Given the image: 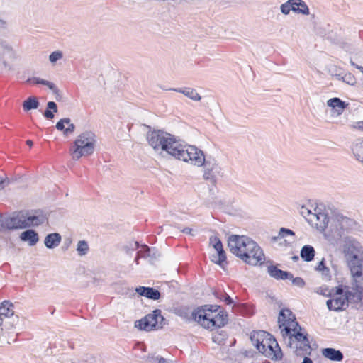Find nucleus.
Masks as SVG:
<instances>
[{"mask_svg": "<svg viewBox=\"0 0 363 363\" xmlns=\"http://www.w3.org/2000/svg\"><path fill=\"white\" fill-rule=\"evenodd\" d=\"M250 340L259 352L266 357L276 360H280L283 357L282 351L276 339L269 333L264 330L254 331L250 335Z\"/></svg>", "mask_w": 363, "mask_h": 363, "instance_id": "20e7f679", "label": "nucleus"}, {"mask_svg": "<svg viewBox=\"0 0 363 363\" xmlns=\"http://www.w3.org/2000/svg\"><path fill=\"white\" fill-rule=\"evenodd\" d=\"M172 157L186 162H190L197 167H202L206 156L203 152L196 146L184 145L180 140L179 145L173 152Z\"/></svg>", "mask_w": 363, "mask_h": 363, "instance_id": "423d86ee", "label": "nucleus"}, {"mask_svg": "<svg viewBox=\"0 0 363 363\" xmlns=\"http://www.w3.org/2000/svg\"><path fill=\"white\" fill-rule=\"evenodd\" d=\"M67 125H68V127L67 128H65V130L64 135H68L69 134L72 133L74 131L75 128H76L75 125L73 123H71V122L69 123H68Z\"/></svg>", "mask_w": 363, "mask_h": 363, "instance_id": "6e6d98bb", "label": "nucleus"}, {"mask_svg": "<svg viewBox=\"0 0 363 363\" xmlns=\"http://www.w3.org/2000/svg\"><path fill=\"white\" fill-rule=\"evenodd\" d=\"M228 248L233 255L249 265H262L265 260L261 247L246 235H230L228 236Z\"/></svg>", "mask_w": 363, "mask_h": 363, "instance_id": "f257e3e1", "label": "nucleus"}, {"mask_svg": "<svg viewBox=\"0 0 363 363\" xmlns=\"http://www.w3.org/2000/svg\"><path fill=\"white\" fill-rule=\"evenodd\" d=\"M20 239L23 242H28L30 246H34L39 240L38 233L33 229H28L22 232Z\"/></svg>", "mask_w": 363, "mask_h": 363, "instance_id": "412c9836", "label": "nucleus"}, {"mask_svg": "<svg viewBox=\"0 0 363 363\" xmlns=\"http://www.w3.org/2000/svg\"><path fill=\"white\" fill-rule=\"evenodd\" d=\"M308 333L306 331H295V333L291 334V329L289 327L284 328L281 330L282 337L284 343L288 347L297 346L298 343L302 342V338L298 335H305Z\"/></svg>", "mask_w": 363, "mask_h": 363, "instance_id": "4468645a", "label": "nucleus"}, {"mask_svg": "<svg viewBox=\"0 0 363 363\" xmlns=\"http://www.w3.org/2000/svg\"><path fill=\"white\" fill-rule=\"evenodd\" d=\"M26 144H27L28 145H29L30 147H32V146H33V141H32V140H28L26 141Z\"/></svg>", "mask_w": 363, "mask_h": 363, "instance_id": "774afa93", "label": "nucleus"}, {"mask_svg": "<svg viewBox=\"0 0 363 363\" xmlns=\"http://www.w3.org/2000/svg\"><path fill=\"white\" fill-rule=\"evenodd\" d=\"M0 62L2 63L3 66L9 69V70H11L12 69V66L11 65H9L6 61V58L4 57V56H0Z\"/></svg>", "mask_w": 363, "mask_h": 363, "instance_id": "13d9d810", "label": "nucleus"}, {"mask_svg": "<svg viewBox=\"0 0 363 363\" xmlns=\"http://www.w3.org/2000/svg\"><path fill=\"white\" fill-rule=\"evenodd\" d=\"M57 104L54 101H48L47 103L46 109L43 112V116L48 120L52 119L54 118V113H57Z\"/></svg>", "mask_w": 363, "mask_h": 363, "instance_id": "473e14b6", "label": "nucleus"}, {"mask_svg": "<svg viewBox=\"0 0 363 363\" xmlns=\"http://www.w3.org/2000/svg\"><path fill=\"white\" fill-rule=\"evenodd\" d=\"M14 306L9 301H4L0 305V326L3 324L4 318L10 319L6 324H9L11 328H14L19 323V317L14 315Z\"/></svg>", "mask_w": 363, "mask_h": 363, "instance_id": "f8f14e48", "label": "nucleus"}, {"mask_svg": "<svg viewBox=\"0 0 363 363\" xmlns=\"http://www.w3.org/2000/svg\"><path fill=\"white\" fill-rule=\"evenodd\" d=\"M0 226L4 230H14L26 228L23 220V211L13 213L11 216H0Z\"/></svg>", "mask_w": 363, "mask_h": 363, "instance_id": "9d476101", "label": "nucleus"}, {"mask_svg": "<svg viewBox=\"0 0 363 363\" xmlns=\"http://www.w3.org/2000/svg\"><path fill=\"white\" fill-rule=\"evenodd\" d=\"M62 240V237L58 233L48 234L44 240V244L48 249H53L57 247Z\"/></svg>", "mask_w": 363, "mask_h": 363, "instance_id": "5701e85b", "label": "nucleus"}, {"mask_svg": "<svg viewBox=\"0 0 363 363\" xmlns=\"http://www.w3.org/2000/svg\"><path fill=\"white\" fill-rule=\"evenodd\" d=\"M147 252H150V255L149 257L152 259H157L158 257H160V253L155 247H151V249H147Z\"/></svg>", "mask_w": 363, "mask_h": 363, "instance_id": "5fc2aeb1", "label": "nucleus"}, {"mask_svg": "<svg viewBox=\"0 0 363 363\" xmlns=\"http://www.w3.org/2000/svg\"><path fill=\"white\" fill-rule=\"evenodd\" d=\"M140 247V245L138 242H130L123 247V250H125L126 254L132 255L133 252L137 250Z\"/></svg>", "mask_w": 363, "mask_h": 363, "instance_id": "a19ab883", "label": "nucleus"}, {"mask_svg": "<svg viewBox=\"0 0 363 363\" xmlns=\"http://www.w3.org/2000/svg\"><path fill=\"white\" fill-rule=\"evenodd\" d=\"M40 106V102L37 97L30 96L23 102V108L25 111H28L32 109H37Z\"/></svg>", "mask_w": 363, "mask_h": 363, "instance_id": "2f4dec72", "label": "nucleus"}, {"mask_svg": "<svg viewBox=\"0 0 363 363\" xmlns=\"http://www.w3.org/2000/svg\"><path fill=\"white\" fill-rule=\"evenodd\" d=\"M356 128L359 130H363V121H358L356 125Z\"/></svg>", "mask_w": 363, "mask_h": 363, "instance_id": "0e129e2a", "label": "nucleus"}, {"mask_svg": "<svg viewBox=\"0 0 363 363\" xmlns=\"http://www.w3.org/2000/svg\"><path fill=\"white\" fill-rule=\"evenodd\" d=\"M321 354L325 358L333 362H341L344 359L343 353L333 347L323 348Z\"/></svg>", "mask_w": 363, "mask_h": 363, "instance_id": "6ab92c4d", "label": "nucleus"}, {"mask_svg": "<svg viewBox=\"0 0 363 363\" xmlns=\"http://www.w3.org/2000/svg\"><path fill=\"white\" fill-rule=\"evenodd\" d=\"M23 220L26 228L31 226H39L48 222L47 214L40 209L33 210L30 213L28 211H23Z\"/></svg>", "mask_w": 363, "mask_h": 363, "instance_id": "ddd939ff", "label": "nucleus"}, {"mask_svg": "<svg viewBox=\"0 0 363 363\" xmlns=\"http://www.w3.org/2000/svg\"><path fill=\"white\" fill-rule=\"evenodd\" d=\"M140 247L141 249L138 251V255H140V257L143 258L149 257L150 255V252H147V249H151V247H150L145 244L140 245Z\"/></svg>", "mask_w": 363, "mask_h": 363, "instance_id": "c03bdc74", "label": "nucleus"}, {"mask_svg": "<svg viewBox=\"0 0 363 363\" xmlns=\"http://www.w3.org/2000/svg\"><path fill=\"white\" fill-rule=\"evenodd\" d=\"M298 337L302 338V342L298 343L297 346L291 347L294 350V352L296 356L302 357L305 355H310L311 353V347L308 340V334L298 335Z\"/></svg>", "mask_w": 363, "mask_h": 363, "instance_id": "2eb2a0df", "label": "nucleus"}, {"mask_svg": "<svg viewBox=\"0 0 363 363\" xmlns=\"http://www.w3.org/2000/svg\"><path fill=\"white\" fill-rule=\"evenodd\" d=\"M335 77L337 80L342 81L349 85L353 86L357 83L356 78L351 73H347L343 76H341L340 74H336Z\"/></svg>", "mask_w": 363, "mask_h": 363, "instance_id": "4c0bfd02", "label": "nucleus"}, {"mask_svg": "<svg viewBox=\"0 0 363 363\" xmlns=\"http://www.w3.org/2000/svg\"><path fill=\"white\" fill-rule=\"evenodd\" d=\"M77 251L80 256L86 255L89 251L87 242L85 240H80L77 244Z\"/></svg>", "mask_w": 363, "mask_h": 363, "instance_id": "ea45409f", "label": "nucleus"}, {"mask_svg": "<svg viewBox=\"0 0 363 363\" xmlns=\"http://www.w3.org/2000/svg\"><path fill=\"white\" fill-rule=\"evenodd\" d=\"M213 295L216 298L224 302L227 305H232L234 303L233 298L224 291L216 290L213 292Z\"/></svg>", "mask_w": 363, "mask_h": 363, "instance_id": "72a5a7b5", "label": "nucleus"}, {"mask_svg": "<svg viewBox=\"0 0 363 363\" xmlns=\"http://www.w3.org/2000/svg\"><path fill=\"white\" fill-rule=\"evenodd\" d=\"M71 122L70 118H64L60 119L59 121L56 123V128L60 131H63V133H65V124H68Z\"/></svg>", "mask_w": 363, "mask_h": 363, "instance_id": "37998d69", "label": "nucleus"}, {"mask_svg": "<svg viewBox=\"0 0 363 363\" xmlns=\"http://www.w3.org/2000/svg\"><path fill=\"white\" fill-rule=\"evenodd\" d=\"M210 245H211L215 250L223 245L221 240L217 236H211L210 238Z\"/></svg>", "mask_w": 363, "mask_h": 363, "instance_id": "de8ad7c7", "label": "nucleus"}, {"mask_svg": "<svg viewBox=\"0 0 363 363\" xmlns=\"http://www.w3.org/2000/svg\"><path fill=\"white\" fill-rule=\"evenodd\" d=\"M301 214L304 217L306 218V219L310 222V221H312L311 218H308L307 217L309 216H313V213L311 212V210H309L308 208H306L305 206H302L301 208V211H300Z\"/></svg>", "mask_w": 363, "mask_h": 363, "instance_id": "8fccbe9b", "label": "nucleus"}, {"mask_svg": "<svg viewBox=\"0 0 363 363\" xmlns=\"http://www.w3.org/2000/svg\"><path fill=\"white\" fill-rule=\"evenodd\" d=\"M148 358L149 359L150 358L152 361H157L158 363H173L171 360L163 358L162 357H155L152 356L151 357H148Z\"/></svg>", "mask_w": 363, "mask_h": 363, "instance_id": "603ef678", "label": "nucleus"}, {"mask_svg": "<svg viewBox=\"0 0 363 363\" xmlns=\"http://www.w3.org/2000/svg\"><path fill=\"white\" fill-rule=\"evenodd\" d=\"M294 314L288 308L281 309L279 312L278 323L279 324V328H281L282 326L284 328L285 325H289L291 318H293Z\"/></svg>", "mask_w": 363, "mask_h": 363, "instance_id": "cd10ccee", "label": "nucleus"}, {"mask_svg": "<svg viewBox=\"0 0 363 363\" xmlns=\"http://www.w3.org/2000/svg\"><path fill=\"white\" fill-rule=\"evenodd\" d=\"M216 253L214 255H212L211 257V260L214 262L215 264L223 267L224 263H227L226 259V254L223 249V246L221 245L218 247V249L216 250Z\"/></svg>", "mask_w": 363, "mask_h": 363, "instance_id": "bb28decb", "label": "nucleus"}, {"mask_svg": "<svg viewBox=\"0 0 363 363\" xmlns=\"http://www.w3.org/2000/svg\"><path fill=\"white\" fill-rule=\"evenodd\" d=\"M315 213L313 214V217L316 218L317 223L315 226L320 231H323L327 228L329 223V217L325 212L318 211L317 208L315 209Z\"/></svg>", "mask_w": 363, "mask_h": 363, "instance_id": "aec40b11", "label": "nucleus"}, {"mask_svg": "<svg viewBox=\"0 0 363 363\" xmlns=\"http://www.w3.org/2000/svg\"><path fill=\"white\" fill-rule=\"evenodd\" d=\"M279 235L280 236V238H284L286 235L294 236L295 233L291 229L286 228H281L279 230Z\"/></svg>", "mask_w": 363, "mask_h": 363, "instance_id": "09e8293b", "label": "nucleus"}, {"mask_svg": "<svg viewBox=\"0 0 363 363\" xmlns=\"http://www.w3.org/2000/svg\"><path fill=\"white\" fill-rule=\"evenodd\" d=\"M333 303H334V301H333V298L328 299L326 301V305H327V307L329 311H334L335 306H334Z\"/></svg>", "mask_w": 363, "mask_h": 363, "instance_id": "052dcab7", "label": "nucleus"}, {"mask_svg": "<svg viewBox=\"0 0 363 363\" xmlns=\"http://www.w3.org/2000/svg\"><path fill=\"white\" fill-rule=\"evenodd\" d=\"M315 255V249L313 246L310 245H306L302 247L300 256L303 260L305 262H309L313 260Z\"/></svg>", "mask_w": 363, "mask_h": 363, "instance_id": "c85d7f7f", "label": "nucleus"}, {"mask_svg": "<svg viewBox=\"0 0 363 363\" xmlns=\"http://www.w3.org/2000/svg\"><path fill=\"white\" fill-rule=\"evenodd\" d=\"M344 252L352 276V281H357L363 287V250L359 242L348 239L344 246Z\"/></svg>", "mask_w": 363, "mask_h": 363, "instance_id": "f03ea898", "label": "nucleus"}, {"mask_svg": "<svg viewBox=\"0 0 363 363\" xmlns=\"http://www.w3.org/2000/svg\"><path fill=\"white\" fill-rule=\"evenodd\" d=\"M352 151L355 158L363 163V138L357 139L353 143Z\"/></svg>", "mask_w": 363, "mask_h": 363, "instance_id": "c756f323", "label": "nucleus"}, {"mask_svg": "<svg viewBox=\"0 0 363 363\" xmlns=\"http://www.w3.org/2000/svg\"><path fill=\"white\" fill-rule=\"evenodd\" d=\"M286 327H289L291 329V334L295 333V331H306V330L301 327L299 323L296 320V317L294 315L290 321V324L285 325L284 328Z\"/></svg>", "mask_w": 363, "mask_h": 363, "instance_id": "58836bf2", "label": "nucleus"}, {"mask_svg": "<svg viewBox=\"0 0 363 363\" xmlns=\"http://www.w3.org/2000/svg\"><path fill=\"white\" fill-rule=\"evenodd\" d=\"M197 323L203 328L211 330L214 328H220L227 324L228 314L223 311H219V313L213 316L207 313H204V314L200 313L198 315Z\"/></svg>", "mask_w": 363, "mask_h": 363, "instance_id": "1a4fd4ad", "label": "nucleus"}, {"mask_svg": "<svg viewBox=\"0 0 363 363\" xmlns=\"http://www.w3.org/2000/svg\"><path fill=\"white\" fill-rule=\"evenodd\" d=\"M338 225L342 232L350 231L356 228L357 223L354 220L344 216L337 217Z\"/></svg>", "mask_w": 363, "mask_h": 363, "instance_id": "4be33fe9", "label": "nucleus"}, {"mask_svg": "<svg viewBox=\"0 0 363 363\" xmlns=\"http://www.w3.org/2000/svg\"><path fill=\"white\" fill-rule=\"evenodd\" d=\"M145 126L148 128L146 139L149 145L156 151H165L172 156L173 152L179 145L180 139L163 130L152 128L150 125Z\"/></svg>", "mask_w": 363, "mask_h": 363, "instance_id": "7ed1b4c3", "label": "nucleus"}, {"mask_svg": "<svg viewBox=\"0 0 363 363\" xmlns=\"http://www.w3.org/2000/svg\"><path fill=\"white\" fill-rule=\"evenodd\" d=\"M28 83H33L35 84H42L48 86L52 92L56 95V99L60 100L61 99L60 91L55 84L45 79H43L38 77L28 78L26 81Z\"/></svg>", "mask_w": 363, "mask_h": 363, "instance_id": "a211bd4d", "label": "nucleus"}, {"mask_svg": "<svg viewBox=\"0 0 363 363\" xmlns=\"http://www.w3.org/2000/svg\"><path fill=\"white\" fill-rule=\"evenodd\" d=\"M294 4H296V5H294V6L296 7L295 13H302L304 15L309 14L308 6L303 0L295 1Z\"/></svg>", "mask_w": 363, "mask_h": 363, "instance_id": "c9c22d12", "label": "nucleus"}, {"mask_svg": "<svg viewBox=\"0 0 363 363\" xmlns=\"http://www.w3.org/2000/svg\"><path fill=\"white\" fill-rule=\"evenodd\" d=\"M202 167L204 169L203 179L215 184L216 183V176L220 175L222 171V168L217 160L212 157H205V162Z\"/></svg>", "mask_w": 363, "mask_h": 363, "instance_id": "9b49d317", "label": "nucleus"}, {"mask_svg": "<svg viewBox=\"0 0 363 363\" xmlns=\"http://www.w3.org/2000/svg\"><path fill=\"white\" fill-rule=\"evenodd\" d=\"M140 255H138V254L136 255V257L135 258V262L138 264H139V259L140 258Z\"/></svg>", "mask_w": 363, "mask_h": 363, "instance_id": "69168bd1", "label": "nucleus"}, {"mask_svg": "<svg viewBox=\"0 0 363 363\" xmlns=\"http://www.w3.org/2000/svg\"><path fill=\"white\" fill-rule=\"evenodd\" d=\"M321 274H322L323 279L324 280H325V281L330 280L331 275L330 273V269L328 267L321 272Z\"/></svg>", "mask_w": 363, "mask_h": 363, "instance_id": "864d4df0", "label": "nucleus"}, {"mask_svg": "<svg viewBox=\"0 0 363 363\" xmlns=\"http://www.w3.org/2000/svg\"><path fill=\"white\" fill-rule=\"evenodd\" d=\"M327 105L329 107L335 109V111L337 112V115H340L342 113L345 108L348 106V104L341 100L340 98L334 97L328 101Z\"/></svg>", "mask_w": 363, "mask_h": 363, "instance_id": "a878e982", "label": "nucleus"}, {"mask_svg": "<svg viewBox=\"0 0 363 363\" xmlns=\"http://www.w3.org/2000/svg\"><path fill=\"white\" fill-rule=\"evenodd\" d=\"M135 291L140 296L153 301L159 300L161 298L160 291L153 287L138 286L135 288Z\"/></svg>", "mask_w": 363, "mask_h": 363, "instance_id": "dca6fc26", "label": "nucleus"}, {"mask_svg": "<svg viewBox=\"0 0 363 363\" xmlns=\"http://www.w3.org/2000/svg\"><path fill=\"white\" fill-rule=\"evenodd\" d=\"M9 184V179L8 177L3 178L0 177V190L3 189Z\"/></svg>", "mask_w": 363, "mask_h": 363, "instance_id": "4d7b16f0", "label": "nucleus"}, {"mask_svg": "<svg viewBox=\"0 0 363 363\" xmlns=\"http://www.w3.org/2000/svg\"><path fill=\"white\" fill-rule=\"evenodd\" d=\"M334 301V311H340L345 310L348 305L345 300H344V296L336 297L335 298H333Z\"/></svg>", "mask_w": 363, "mask_h": 363, "instance_id": "f704fd0d", "label": "nucleus"}, {"mask_svg": "<svg viewBox=\"0 0 363 363\" xmlns=\"http://www.w3.org/2000/svg\"><path fill=\"white\" fill-rule=\"evenodd\" d=\"M170 91H174L178 93H182L184 96H187L188 98L191 99V100L194 101H199L201 99V96L199 95L197 91L191 87H186L184 89L182 88H170L169 89Z\"/></svg>", "mask_w": 363, "mask_h": 363, "instance_id": "393cba45", "label": "nucleus"}, {"mask_svg": "<svg viewBox=\"0 0 363 363\" xmlns=\"http://www.w3.org/2000/svg\"><path fill=\"white\" fill-rule=\"evenodd\" d=\"M335 295L344 296V300L347 305H354L357 309H363L362 301L363 300V287L355 281H352L350 286L339 285L335 287Z\"/></svg>", "mask_w": 363, "mask_h": 363, "instance_id": "0eeeda50", "label": "nucleus"}, {"mask_svg": "<svg viewBox=\"0 0 363 363\" xmlns=\"http://www.w3.org/2000/svg\"><path fill=\"white\" fill-rule=\"evenodd\" d=\"M181 231L185 234L191 235L192 229L190 228H184Z\"/></svg>", "mask_w": 363, "mask_h": 363, "instance_id": "e2e57ef3", "label": "nucleus"}, {"mask_svg": "<svg viewBox=\"0 0 363 363\" xmlns=\"http://www.w3.org/2000/svg\"><path fill=\"white\" fill-rule=\"evenodd\" d=\"M350 64H351L352 66H353L355 68H357V69L360 70L361 72L363 74V67L362 66L357 65L352 60H350Z\"/></svg>", "mask_w": 363, "mask_h": 363, "instance_id": "680f3d73", "label": "nucleus"}, {"mask_svg": "<svg viewBox=\"0 0 363 363\" xmlns=\"http://www.w3.org/2000/svg\"><path fill=\"white\" fill-rule=\"evenodd\" d=\"M227 337V333L222 330L220 332H216L213 333L212 336V340L213 342L219 345H225Z\"/></svg>", "mask_w": 363, "mask_h": 363, "instance_id": "e433bc0d", "label": "nucleus"}, {"mask_svg": "<svg viewBox=\"0 0 363 363\" xmlns=\"http://www.w3.org/2000/svg\"><path fill=\"white\" fill-rule=\"evenodd\" d=\"M315 292L325 297H332L333 294L335 293V288L329 289L327 287H318V289H316Z\"/></svg>", "mask_w": 363, "mask_h": 363, "instance_id": "79ce46f5", "label": "nucleus"}, {"mask_svg": "<svg viewBox=\"0 0 363 363\" xmlns=\"http://www.w3.org/2000/svg\"><path fill=\"white\" fill-rule=\"evenodd\" d=\"M0 56H4L5 58H9L11 60L16 59V52L13 48L7 44L6 42L0 43Z\"/></svg>", "mask_w": 363, "mask_h": 363, "instance_id": "7c9ffc66", "label": "nucleus"}, {"mask_svg": "<svg viewBox=\"0 0 363 363\" xmlns=\"http://www.w3.org/2000/svg\"><path fill=\"white\" fill-rule=\"evenodd\" d=\"M96 135L91 131L81 133L74 140L69 152L74 160H78L82 156H89L93 154L95 147Z\"/></svg>", "mask_w": 363, "mask_h": 363, "instance_id": "39448f33", "label": "nucleus"}, {"mask_svg": "<svg viewBox=\"0 0 363 363\" xmlns=\"http://www.w3.org/2000/svg\"><path fill=\"white\" fill-rule=\"evenodd\" d=\"M165 318L162 315V311L160 309H155L152 313L146 315L145 317L135 322V327L140 330L147 332L162 329L166 324Z\"/></svg>", "mask_w": 363, "mask_h": 363, "instance_id": "6e6552de", "label": "nucleus"}, {"mask_svg": "<svg viewBox=\"0 0 363 363\" xmlns=\"http://www.w3.org/2000/svg\"><path fill=\"white\" fill-rule=\"evenodd\" d=\"M289 279L291 280L292 284L296 286L303 288L306 285L305 281L301 277H294L292 275V278Z\"/></svg>", "mask_w": 363, "mask_h": 363, "instance_id": "a18cd8bd", "label": "nucleus"}, {"mask_svg": "<svg viewBox=\"0 0 363 363\" xmlns=\"http://www.w3.org/2000/svg\"><path fill=\"white\" fill-rule=\"evenodd\" d=\"M187 308H181L179 310V315L182 317L186 318L189 320H193L191 319V315L189 316Z\"/></svg>", "mask_w": 363, "mask_h": 363, "instance_id": "3c124183", "label": "nucleus"}, {"mask_svg": "<svg viewBox=\"0 0 363 363\" xmlns=\"http://www.w3.org/2000/svg\"><path fill=\"white\" fill-rule=\"evenodd\" d=\"M62 57V52L60 51L52 52L49 56V60L52 62H56Z\"/></svg>", "mask_w": 363, "mask_h": 363, "instance_id": "49530a36", "label": "nucleus"}, {"mask_svg": "<svg viewBox=\"0 0 363 363\" xmlns=\"http://www.w3.org/2000/svg\"><path fill=\"white\" fill-rule=\"evenodd\" d=\"M327 267L325 265V259L323 258L322 260L318 263V266L315 267V270L322 272Z\"/></svg>", "mask_w": 363, "mask_h": 363, "instance_id": "bf43d9fd", "label": "nucleus"}, {"mask_svg": "<svg viewBox=\"0 0 363 363\" xmlns=\"http://www.w3.org/2000/svg\"><path fill=\"white\" fill-rule=\"evenodd\" d=\"M5 25H6L5 21H4L3 20L0 19V28H4Z\"/></svg>", "mask_w": 363, "mask_h": 363, "instance_id": "338daca9", "label": "nucleus"}, {"mask_svg": "<svg viewBox=\"0 0 363 363\" xmlns=\"http://www.w3.org/2000/svg\"><path fill=\"white\" fill-rule=\"evenodd\" d=\"M267 272L271 277L277 280H286L292 278L291 272L281 270L277 266L273 264L267 267Z\"/></svg>", "mask_w": 363, "mask_h": 363, "instance_id": "f3484780", "label": "nucleus"}, {"mask_svg": "<svg viewBox=\"0 0 363 363\" xmlns=\"http://www.w3.org/2000/svg\"><path fill=\"white\" fill-rule=\"evenodd\" d=\"M220 308V306L218 305H204L201 306V308H196L194 309L191 313V319L194 320V321L198 320V315L200 313L204 314V313L210 312H217L218 309Z\"/></svg>", "mask_w": 363, "mask_h": 363, "instance_id": "b1692460", "label": "nucleus"}]
</instances>
